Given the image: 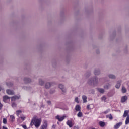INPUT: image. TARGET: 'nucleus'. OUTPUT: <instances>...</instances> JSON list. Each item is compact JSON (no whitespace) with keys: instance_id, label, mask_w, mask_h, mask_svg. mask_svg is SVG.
Segmentation results:
<instances>
[{"instance_id":"7c9ffc66","label":"nucleus","mask_w":129,"mask_h":129,"mask_svg":"<svg viewBox=\"0 0 129 129\" xmlns=\"http://www.w3.org/2000/svg\"><path fill=\"white\" fill-rule=\"evenodd\" d=\"M109 111H110V109H108V110H107L106 111H105L104 112V113L105 114H107V113H108V112H109Z\"/></svg>"},{"instance_id":"4c0bfd02","label":"nucleus","mask_w":129,"mask_h":129,"mask_svg":"<svg viewBox=\"0 0 129 129\" xmlns=\"http://www.w3.org/2000/svg\"><path fill=\"white\" fill-rule=\"evenodd\" d=\"M23 88L25 90H29V88H28V87H23Z\"/></svg>"},{"instance_id":"603ef678","label":"nucleus","mask_w":129,"mask_h":129,"mask_svg":"<svg viewBox=\"0 0 129 129\" xmlns=\"http://www.w3.org/2000/svg\"><path fill=\"white\" fill-rule=\"evenodd\" d=\"M72 91H74V90H72Z\"/></svg>"},{"instance_id":"e433bc0d","label":"nucleus","mask_w":129,"mask_h":129,"mask_svg":"<svg viewBox=\"0 0 129 129\" xmlns=\"http://www.w3.org/2000/svg\"><path fill=\"white\" fill-rule=\"evenodd\" d=\"M55 90L54 89H51L50 90V93H54V92H55Z\"/></svg>"},{"instance_id":"c756f323","label":"nucleus","mask_w":129,"mask_h":129,"mask_svg":"<svg viewBox=\"0 0 129 129\" xmlns=\"http://www.w3.org/2000/svg\"><path fill=\"white\" fill-rule=\"evenodd\" d=\"M15 99H19V98H16V97H12L11 98L12 101H15Z\"/></svg>"},{"instance_id":"9d476101","label":"nucleus","mask_w":129,"mask_h":129,"mask_svg":"<svg viewBox=\"0 0 129 129\" xmlns=\"http://www.w3.org/2000/svg\"><path fill=\"white\" fill-rule=\"evenodd\" d=\"M48 124L46 122H44L43 125H41L40 129H47Z\"/></svg>"},{"instance_id":"9b49d317","label":"nucleus","mask_w":129,"mask_h":129,"mask_svg":"<svg viewBox=\"0 0 129 129\" xmlns=\"http://www.w3.org/2000/svg\"><path fill=\"white\" fill-rule=\"evenodd\" d=\"M10 97H4L3 98V101L5 103H8V102H10Z\"/></svg>"},{"instance_id":"c85d7f7f","label":"nucleus","mask_w":129,"mask_h":129,"mask_svg":"<svg viewBox=\"0 0 129 129\" xmlns=\"http://www.w3.org/2000/svg\"><path fill=\"white\" fill-rule=\"evenodd\" d=\"M83 100L84 103H86L87 102V97H83Z\"/></svg>"},{"instance_id":"37998d69","label":"nucleus","mask_w":129,"mask_h":129,"mask_svg":"<svg viewBox=\"0 0 129 129\" xmlns=\"http://www.w3.org/2000/svg\"><path fill=\"white\" fill-rule=\"evenodd\" d=\"M2 90H4V88H3L2 87H0V91H2Z\"/></svg>"},{"instance_id":"4be33fe9","label":"nucleus","mask_w":129,"mask_h":129,"mask_svg":"<svg viewBox=\"0 0 129 129\" xmlns=\"http://www.w3.org/2000/svg\"><path fill=\"white\" fill-rule=\"evenodd\" d=\"M107 117L109 118L110 120H112L113 119V117L112 116V115H111V114L107 115Z\"/></svg>"},{"instance_id":"4468645a","label":"nucleus","mask_w":129,"mask_h":129,"mask_svg":"<svg viewBox=\"0 0 129 129\" xmlns=\"http://www.w3.org/2000/svg\"><path fill=\"white\" fill-rule=\"evenodd\" d=\"M75 109L77 112L81 111V107H80V106H79V105H77L75 108Z\"/></svg>"},{"instance_id":"473e14b6","label":"nucleus","mask_w":129,"mask_h":129,"mask_svg":"<svg viewBox=\"0 0 129 129\" xmlns=\"http://www.w3.org/2000/svg\"><path fill=\"white\" fill-rule=\"evenodd\" d=\"M75 102H77V103H79V101H78V97H76L75 98Z\"/></svg>"},{"instance_id":"39448f33","label":"nucleus","mask_w":129,"mask_h":129,"mask_svg":"<svg viewBox=\"0 0 129 129\" xmlns=\"http://www.w3.org/2000/svg\"><path fill=\"white\" fill-rule=\"evenodd\" d=\"M122 125V122H119V123H117L114 126V129H118Z\"/></svg>"},{"instance_id":"ea45409f","label":"nucleus","mask_w":129,"mask_h":129,"mask_svg":"<svg viewBox=\"0 0 129 129\" xmlns=\"http://www.w3.org/2000/svg\"><path fill=\"white\" fill-rule=\"evenodd\" d=\"M22 127L24 128V129H27V126L25 125H23L22 126Z\"/></svg>"},{"instance_id":"6ab92c4d","label":"nucleus","mask_w":129,"mask_h":129,"mask_svg":"<svg viewBox=\"0 0 129 129\" xmlns=\"http://www.w3.org/2000/svg\"><path fill=\"white\" fill-rule=\"evenodd\" d=\"M110 86H111V85L110 84H107L104 86V88L105 89H109V88H110Z\"/></svg>"},{"instance_id":"f257e3e1","label":"nucleus","mask_w":129,"mask_h":129,"mask_svg":"<svg viewBox=\"0 0 129 129\" xmlns=\"http://www.w3.org/2000/svg\"><path fill=\"white\" fill-rule=\"evenodd\" d=\"M41 123L42 119L41 118H38V117L34 116L31 121L30 125L31 126H33L34 124L36 128H39Z\"/></svg>"},{"instance_id":"bb28decb","label":"nucleus","mask_w":129,"mask_h":129,"mask_svg":"<svg viewBox=\"0 0 129 129\" xmlns=\"http://www.w3.org/2000/svg\"><path fill=\"white\" fill-rule=\"evenodd\" d=\"M20 113H22V111L20 110L16 111V115H17V116H19Z\"/></svg>"},{"instance_id":"0eeeda50","label":"nucleus","mask_w":129,"mask_h":129,"mask_svg":"<svg viewBox=\"0 0 129 129\" xmlns=\"http://www.w3.org/2000/svg\"><path fill=\"white\" fill-rule=\"evenodd\" d=\"M121 82H122L121 80H119L117 82V83L115 85V87L116 88H117V89H119V88H120V86L121 85Z\"/></svg>"},{"instance_id":"f03ea898","label":"nucleus","mask_w":129,"mask_h":129,"mask_svg":"<svg viewBox=\"0 0 129 129\" xmlns=\"http://www.w3.org/2000/svg\"><path fill=\"white\" fill-rule=\"evenodd\" d=\"M88 83L90 85H97L98 84V79L97 77L91 78L89 79Z\"/></svg>"},{"instance_id":"aec40b11","label":"nucleus","mask_w":129,"mask_h":129,"mask_svg":"<svg viewBox=\"0 0 129 129\" xmlns=\"http://www.w3.org/2000/svg\"><path fill=\"white\" fill-rule=\"evenodd\" d=\"M97 90L100 93H104V90L102 88H99Z\"/></svg>"},{"instance_id":"5701e85b","label":"nucleus","mask_w":129,"mask_h":129,"mask_svg":"<svg viewBox=\"0 0 129 129\" xmlns=\"http://www.w3.org/2000/svg\"><path fill=\"white\" fill-rule=\"evenodd\" d=\"M78 117H82L83 116V114L81 111H79V113L77 114Z\"/></svg>"},{"instance_id":"b1692460","label":"nucleus","mask_w":129,"mask_h":129,"mask_svg":"<svg viewBox=\"0 0 129 129\" xmlns=\"http://www.w3.org/2000/svg\"><path fill=\"white\" fill-rule=\"evenodd\" d=\"M125 123L126 125H127V124H129V115H128V116H127L126 120H125Z\"/></svg>"},{"instance_id":"ddd939ff","label":"nucleus","mask_w":129,"mask_h":129,"mask_svg":"<svg viewBox=\"0 0 129 129\" xmlns=\"http://www.w3.org/2000/svg\"><path fill=\"white\" fill-rule=\"evenodd\" d=\"M24 81L25 83H30V82L31 81V80L29 78H24Z\"/></svg>"},{"instance_id":"f8f14e48","label":"nucleus","mask_w":129,"mask_h":129,"mask_svg":"<svg viewBox=\"0 0 129 129\" xmlns=\"http://www.w3.org/2000/svg\"><path fill=\"white\" fill-rule=\"evenodd\" d=\"M67 124L69 126V127H72V126H73V123L71 120H68L67 121Z\"/></svg>"},{"instance_id":"1a4fd4ad","label":"nucleus","mask_w":129,"mask_h":129,"mask_svg":"<svg viewBox=\"0 0 129 129\" xmlns=\"http://www.w3.org/2000/svg\"><path fill=\"white\" fill-rule=\"evenodd\" d=\"M94 74L95 75H99L100 74V70L99 69H96L94 71Z\"/></svg>"},{"instance_id":"a211bd4d","label":"nucleus","mask_w":129,"mask_h":129,"mask_svg":"<svg viewBox=\"0 0 129 129\" xmlns=\"http://www.w3.org/2000/svg\"><path fill=\"white\" fill-rule=\"evenodd\" d=\"M44 83H45V82L43 81L42 79H39V84H40V85H41V86H42V85H43Z\"/></svg>"},{"instance_id":"a878e982","label":"nucleus","mask_w":129,"mask_h":129,"mask_svg":"<svg viewBox=\"0 0 129 129\" xmlns=\"http://www.w3.org/2000/svg\"><path fill=\"white\" fill-rule=\"evenodd\" d=\"M107 97H102L101 100L102 101H104V102H106L107 101Z\"/></svg>"},{"instance_id":"79ce46f5","label":"nucleus","mask_w":129,"mask_h":129,"mask_svg":"<svg viewBox=\"0 0 129 129\" xmlns=\"http://www.w3.org/2000/svg\"><path fill=\"white\" fill-rule=\"evenodd\" d=\"M47 95H48V93L46 92L44 94L43 96H47Z\"/></svg>"},{"instance_id":"f704fd0d","label":"nucleus","mask_w":129,"mask_h":129,"mask_svg":"<svg viewBox=\"0 0 129 129\" xmlns=\"http://www.w3.org/2000/svg\"><path fill=\"white\" fill-rule=\"evenodd\" d=\"M3 106H4V105H3V104H2V103L0 102V110H1Z\"/></svg>"},{"instance_id":"423d86ee","label":"nucleus","mask_w":129,"mask_h":129,"mask_svg":"<svg viewBox=\"0 0 129 129\" xmlns=\"http://www.w3.org/2000/svg\"><path fill=\"white\" fill-rule=\"evenodd\" d=\"M6 93L9 95H14L15 94L14 91L10 89L6 90Z\"/></svg>"},{"instance_id":"393cba45","label":"nucleus","mask_w":129,"mask_h":129,"mask_svg":"<svg viewBox=\"0 0 129 129\" xmlns=\"http://www.w3.org/2000/svg\"><path fill=\"white\" fill-rule=\"evenodd\" d=\"M121 90H122V93H125V92H126L127 91L126 88H125V87L123 86L122 87Z\"/></svg>"},{"instance_id":"2f4dec72","label":"nucleus","mask_w":129,"mask_h":129,"mask_svg":"<svg viewBox=\"0 0 129 129\" xmlns=\"http://www.w3.org/2000/svg\"><path fill=\"white\" fill-rule=\"evenodd\" d=\"M87 109H88V110H90V109H91V108L90 107V105H88L87 106Z\"/></svg>"},{"instance_id":"72a5a7b5","label":"nucleus","mask_w":129,"mask_h":129,"mask_svg":"<svg viewBox=\"0 0 129 129\" xmlns=\"http://www.w3.org/2000/svg\"><path fill=\"white\" fill-rule=\"evenodd\" d=\"M10 118H11L12 120H14V119H15V116H14V115H11V116H10Z\"/></svg>"},{"instance_id":"412c9836","label":"nucleus","mask_w":129,"mask_h":129,"mask_svg":"<svg viewBox=\"0 0 129 129\" xmlns=\"http://www.w3.org/2000/svg\"><path fill=\"white\" fill-rule=\"evenodd\" d=\"M127 100V97H122L121 99V102L123 103V102H125Z\"/></svg>"},{"instance_id":"f3484780","label":"nucleus","mask_w":129,"mask_h":129,"mask_svg":"<svg viewBox=\"0 0 129 129\" xmlns=\"http://www.w3.org/2000/svg\"><path fill=\"white\" fill-rule=\"evenodd\" d=\"M128 111L125 110L123 115V117H126V116H128Z\"/></svg>"},{"instance_id":"c03bdc74","label":"nucleus","mask_w":129,"mask_h":129,"mask_svg":"<svg viewBox=\"0 0 129 129\" xmlns=\"http://www.w3.org/2000/svg\"><path fill=\"white\" fill-rule=\"evenodd\" d=\"M21 119H23V120H24L25 119V118H24L23 117H21Z\"/></svg>"},{"instance_id":"2eb2a0df","label":"nucleus","mask_w":129,"mask_h":129,"mask_svg":"<svg viewBox=\"0 0 129 129\" xmlns=\"http://www.w3.org/2000/svg\"><path fill=\"white\" fill-rule=\"evenodd\" d=\"M108 77L110 79H115V78H116V76H115V75H114L113 74H109L108 75Z\"/></svg>"},{"instance_id":"8fccbe9b","label":"nucleus","mask_w":129,"mask_h":129,"mask_svg":"<svg viewBox=\"0 0 129 129\" xmlns=\"http://www.w3.org/2000/svg\"><path fill=\"white\" fill-rule=\"evenodd\" d=\"M122 97H126V96H124Z\"/></svg>"},{"instance_id":"cd10ccee","label":"nucleus","mask_w":129,"mask_h":129,"mask_svg":"<svg viewBox=\"0 0 129 129\" xmlns=\"http://www.w3.org/2000/svg\"><path fill=\"white\" fill-rule=\"evenodd\" d=\"M3 123L4 124H7V119H6V118H4L3 119Z\"/></svg>"},{"instance_id":"6e6552de","label":"nucleus","mask_w":129,"mask_h":129,"mask_svg":"<svg viewBox=\"0 0 129 129\" xmlns=\"http://www.w3.org/2000/svg\"><path fill=\"white\" fill-rule=\"evenodd\" d=\"M66 117L64 116H63L62 117H60L59 115H57L56 116V119H58V120L59 121H63V120H64V119H65Z\"/></svg>"},{"instance_id":"20e7f679","label":"nucleus","mask_w":129,"mask_h":129,"mask_svg":"<svg viewBox=\"0 0 129 129\" xmlns=\"http://www.w3.org/2000/svg\"><path fill=\"white\" fill-rule=\"evenodd\" d=\"M54 83H55V82H47L45 84V88H46V89H48L49 88H50V87H51L52 84H54Z\"/></svg>"},{"instance_id":"49530a36","label":"nucleus","mask_w":129,"mask_h":129,"mask_svg":"<svg viewBox=\"0 0 129 129\" xmlns=\"http://www.w3.org/2000/svg\"><path fill=\"white\" fill-rule=\"evenodd\" d=\"M6 85H7V86H10L8 83H6Z\"/></svg>"},{"instance_id":"a18cd8bd","label":"nucleus","mask_w":129,"mask_h":129,"mask_svg":"<svg viewBox=\"0 0 129 129\" xmlns=\"http://www.w3.org/2000/svg\"><path fill=\"white\" fill-rule=\"evenodd\" d=\"M91 93H94V91L93 90H92Z\"/></svg>"},{"instance_id":"58836bf2","label":"nucleus","mask_w":129,"mask_h":129,"mask_svg":"<svg viewBox=\"0 0 129 129\" xmlns=\"http://www.w3.org/2000/svg\"><path fill=\"white\" fill-rule=\"evenodd\" d=\"M74 129H79V127L78 126H74Z\"/></svg>"},{"instance_id":"a19ab883","label":"nucleus","mask_w":129,"mask_h":129,"mask_svg":"<svg viewBox=\"0 0 129 129\" xmlns=\"http://www.w3.org/2000/svg\"><path fill=\"white\" fill-rule=\"evenodd\" d=\"M47 104H48V105H50V104H51V101H47Z\"/></svg>"},{"instance_id":"c9c22d12","label":"nucleus","mask_w":129,"mask_h":129,"mask_svg":"<svg viewBox=\"0 0 129 129\" xmlns=\"http://www.w3.org/2000/svg\"><path fill=\"white\" fill-rule=\"evenodd\" d=\"M12 107H16V103H13L12 104Z\"/></svg>"},{"instance_id":"de8ad7c7","label":"nucleus","mask_w":129,"mask_h":129,"mask_svg":"<svg viewBox=\"0 0 129 129\" xmlns=\"http://www.w3.org/2000/svg\"><path fill=\"white\" fill-rule=\"evenodd\" d=\"M4 97H8V96H4Z\"/></svg>"},{"instance_id":"7ed1b4c3","label":"nucleus","mask_w":129,"mask_h":129,"mask_svg":"<svg viewBox=\"0 0 129 129\" xmlns=\"http://www.w3.org/2000/svg\"><path fill=\"white\" fill-rule=\"evenodd\" d=\"M58 88H60L62 92L63 93H66V92H67V89H66L64 85L62 84H60L58 85Z\"/></svg>"},{"instance_id":"3c124183","label":"nucleus","mask_w":129,"mask_h":129,"mask_svg":"<svg viewBox=\"0 0 129 129\" xmlns=\"http://www.w3.org/2000/svg\"><path fill=\"white\" fill-rule=\"evenodd\" d=\"M0 129H2V127H0Z\"/></svg>"},{"instance_id":"dca6fc26","label":"nucleus","mask_w":129,"mask_h":129,"mask_svg":"<svg viewBox=\"0 0 129 129\" xmlns=\"http://www.w3.org/2000/svg\"><path fill=\"white\" fill-rule=\"evenodd\" d=\"M99 124L101 127H104V126H105V123L103 121H100Z\"/></svg>"},{"instance_id":"09e8293b","label":"nucleus","mask_w":129,"mask_h":129,"mask_svg":"<svg viewBox=\"0 0 129 129\" xmlns=\"http://www.w3.org/2000/svg\"><path fill=\"white\" fill-rule=\"evenodd\" d=\"M83 97H86V96H83Z\"/></svg>"}]
</instances>
